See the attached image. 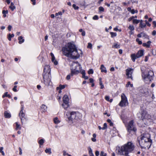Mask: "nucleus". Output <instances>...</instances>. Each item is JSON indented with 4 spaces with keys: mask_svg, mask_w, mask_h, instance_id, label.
I'll list each match as a JSON object with an SVG mask.
<instances>
[{
    "mask_svg": "<svg viewBox=\"0 0 156 156\" xmlns=\"http://www.w3.org/2000/svg\"><path fill=\"white\" fill-rule=\"evenodd\" d=\"M98 19V16L97 15L94 16L93 17V19L94 20H97Z\"/></svg>",
    "mask_w": 156,
    "mask_h": 156,
    "instance_id": "nucleus-49",
    "label": "nucleus"
},
{
    "mask_svg": "<svg viewBox=\"0 0 156 156\" xmlns=\"http://www.w3.org/2000/svg\"><path fill=\"white\" fill-rule=\"evenodd\" d=\"M65 87V86L64 85H60L59 86V87H57V90H59L60 89L62 90V89H64Z\"/></svg>",
    "mask_w": 156,
    "mask_h": 156,
    "instance_id": "nucleus-25",
    "label": "nucleus"
},
{
    "mask_svg": "<svg viewBox=\"0 0 156 156\" xmlns=\"http://www.w3.org/2000/svg\"><path fill=\"white\" fill-rule=\"evenodd\" d=\"M142 36L144 37H147V35L144 33H141Z\"/></svg>",
    "mask_w": 156,
    "mask_h": 156,
    "instance_id": "nucleus-53",
    "label": "nucleus"
},
{
    "mask_svg": "<svg viewBox=\"0 0 156 156\" xmlns=\"http://www.w3.org/2000/svg\"><path fill=\"white\" fill-rule=\"evenodd\" d=\"M101 72H105L106 73L107 72V70L106 69V68L104 67L103 65H102L101 66Z\"/></svg>",
    "mask_w": 156,
    "mask_h": 156,
    "instance_id": "nucleus-19",
    "label": "nucleus"
},
{
    "mask_svg": "<svg viewBox=\"0 0 156 156\" xmlns=\"http://www.w3.org/2000/svg\"><path fill=\"white\" fill-rule=\"evenodd\" d=\"M63 103H69V98L67 95H65L63 98Z\"/></svg>",
    "mask_w": 156,
    "mask_h": 156,
    "instance_id": "nucleus-14",
    "label": "nucleus"
},
{
    "mask_svg": "<svg viewBox=\"0 0 156 156\" xmlns=\"http://www.w3.org/2000/svg\"><path fill=\"white\" fill-rule=\"evenodd\" d=\"M54 121L55 124H58L60 122V121L58 119V118L57 117H56L54 119Z\"/></svg>",
    "mask_w": 156,
    "mask_h": 156,
    "instance_id": "nucleus-29",
    "label": "nucleus"
},
{
    "mask_svg": "<svg viewBox=\"0 0 156 156\" xmlns=\"http://www.w3.org/2000/svg\"><path fill=\"white\" fill-rule=\"evenodd\" d=\"M146 24L144 23H143L142 22H140V27L142 28L146 27Z\"/></svg>",
    "mask_w": 156,
    "mask_h": 156,
    "instance_id": "nucleus-26",
    "label": "nucleus"
},
{
    "mask_svg": "<svg viewBox=\"0 0 156 156\" xmlns=\"http://www.w3.org/2000/svg\"><path fill=\"white\" fill-rule=\"evenodd\" d=\"M17 86L15 85L14 86V87L12 89L13 90L14 92H16L17 91V90L16 89V88L17 87Z\"/></svg>",
    "mask_w": 156,
    "mask_h": 156,
    "instance_id": "nucleus-50",
    "label": "nucleus"
},
{
    "mask_svg": "<svg viewBox=\"0 0 156 156\" xmlns=\"http://www.w3.org/2000/svg\"><path fill=\"white\" fill-rule=\"evenodd\" d=\"M46 69H48V71H49V66H47L45 67L44 68V73H45L46 72H47V71L46 70Z\"/></svg>",
    "mask_w": 156,
    "mask_h": 156,
    "instance_id": "nucleus-44",
    "label": "nucleus"
},
{
    "mask_svg": "<svg viewBox=\"0 0 156 156\" xmlns=\"http://www.w3.org/2000/svg\"><path fill=\"white\" fill-rule=\"evenodd\" d=\"M154 75L153 72L151 70H150L148 71L147 73L145 74L143 73L142 76L144 81L146 83H148L151 81Z\"/></svg>",
    "mask_w": 156,
    "mask_h": 156,
    "instance_id": "nucleus-5",
    "label": "nucleus"
},
{
    "mask_svg": "<svg viewBox=\"0 0 156 156\" xmlns=\"http://www.w3.org/2000/svg\"><path fill=\"white\" fill-rule=\"evenodd\" d=\"M52 62H53V63H54V64L55 65H57V64H58V62H57V61L55 59V60H54V61H52Z\"/></svg>",
    "mask_w": 156,
    "mask_h": 156,
    "instance_id": "nucleus-54",
    "label": "nucleus"
},
{
    "mask_svg": "<svg viewBox=\"0 0 156 156\" xmlns=\"http://www.w3.org/2000/svg\"><path fill=\"white\" fill-rule=\"evenodd\" d=\"M3 147H1L0 148V152L2 153V154L3 155H5L4 153V151H3Z\"/></svg>",
    "mask_w": 156,
    "mask_h": 156,
    "instance_id": "nucleus-38",
    "label": "nucleus"
},
{
    "mask_svg": "<svg viewBox=\"0 0 156 156\" xmlns=\"http://www.w3.org/2000/svg\"><path fill=\"white\" fill-rule=\"evenodd\" d=\"M18 40H19V43L20 44L24 42V40L23 38V37L22 36H20L18 37Z\"/></svg>",
    "mask_w": 156,
    "mask_h": 156,
    "instance_id": "nucleus-20",
    "label": "nucleus"
},
{
    "mask_svg": "<svg viewBox=\"0 0 156 156\" xmlns=\"http://www.w3.org/2000/svg\"><path fill=\"white\" fill-rule=\"evenodd\" d=\"M4 115L5 117L6 118H10L11 117L10 114L7 111L5 112Z\"/></svg>",
    "mask_w": 156,
    "mask_h": 156,
    "instance_id": "nucleus-21",
    "label": "nucleus"
},
{
    "mask_svg": "<svg viewBox=\"0 0 156 156\" xmlns=\"http://www.w3.org/2000/svg\"><path fill=\"white\" fill-rule=\"evenodd\" d=\"M128 11L130 12L132 14H134L135 13L138 12V11L137 10H134V9H131L130 7H128L127 9Z\"/></svg>",
    "mask_w": 156,
    "mask_h": 156,
    "instance_id": "nucleus-15",
    "label": "nucleus"
},
{
    "mask_svg": "<svg viewBox=\"0 0 156 156\" xmlns=\"http://www.w3.org/2000/svg\"><path fill=\"white\" fill-rule=\"evenodd\" d=\"M110 34L111 36L112 37H115L117 35V34L115 33H114L112 32H110Z\"/></svg>",
    "mask_w": 156,
    "mask_h": 156,
    "instance_id": "nucleus-33",
    "label": "nucleus"
},
{
    "mask_svg": "<svg viewBox=\"0 0 156 156\" xmlns=\"http://www.w3.org/2000/svg\"><path fill=\"white\" fill-rule=\"evenodd\" d=\"M133 17H131L129 19L128 21H130L132 20H133Z\"/></svg>",
    "mask_w": 156,
    "mask_h": 156,
    "instance_id": "nucleus-62",
    "label": "nucleus"
},
{
    "mask_svg": "<svg viewBox=\"0 0 156 156\" xmlns=\"http://www.w3.org/2000/svg\"><path fill=\"white\" fill-rule=\"evenodd\" d=\"M88 73L89 74H93V71L92 69H91L89 70L88 71Z\"/></svg>",
    "mask_w": 156,
    "mask_h": 156,
    "instance_id": "nucleus-46",
    "label": "nucleus"
},
{
    "mask_svg": "<svg viewBox=\"0 0 156 156\" xmlns=\"http://www.w3.org/2000/svg\"><path fill=\"white\" fill-rule=\"evenodd\" d=\"M151 115L143 111L141 114V116L140 119L144 120L145 119H150Z\"/></svg>",
    "mask_w": 156,
    "mask_h": 156,
    "instance_id": "nucleus-12",
    "label": "nucleus"
},
{
    "mask_svg": "<svg viewBox=\"0 0 156 156\" xmlns=\"http://www.w3.org/2000/svg\"><path fill=\"white\" fill-rule=\"evenodd\" d=\"M81 73L83 75V76H85V73L84 70H82L81 71Z\"/></svg>",
    "mask_w": 156,
    "mask_h": 156,
    "instance_id": "nucleus-56",
    "label": "nucleus"
},
{
    "mask_svg": "<svg viewBox=\"0 0 156 156\" xmlns=\"http://www.w3.org/2000/svg\"><path fill=\"white\" fill-rule=\"evenodd\" d=\"M73 7L75 10H77L79 9V7L78 6H76V5L75 4L73 5Z\"/></svg>",
    "mask_w": 156,
    "mask_h": 156,
    "instance_id": "nucleus-43",
    "label": "nucleus"
},
{
    "mask_svg": "<svg viewBox=\"0 0 156 156\" xmlns=\"http://www.w3.org/2000/svg\"><path fill=\"white\" fill-rule=\"evenodd\" d=\"M137 36L138 37H141L142 36L141 33L140 34H138L137 35Z\"/></svg>",
    "mask_w": 156,
    "mask_h": 156,
    "instance_id": "nucleus-63",
    "label": "nucleus"
},
{
    "mask_svg": "<svg viewBox=\"0 0 156 156\" xmlns=\"http://www.w3.org/2000/svg\"><path fill=\"white\" fill-rule=\"evenodd\" d=\"M31 1L33 2V5H35L36 4V0H31Z\"/></svg>",
    "mask_w": 156,
    "mask_h": 156,
    "instance_id": "nucleus-60",
    "label": "nucleus"
},
{
    "mask_svg": "<svg viewBox=\"0 0 156 156\" xmlns=\"http://www.w3.org/2000/svg\"><path fill=\"white\" fill-rule=\"evenodd\" d=\"M72 76L71 75V74L70 75H68L67 76V77H66V79L67 80H69L70 79V76Z\"/></svg>",
    "mask_w": 156,
    "mask_h": 156,
    "instance_id": "nucleus-55",
    "label": "nucleus"
},
{
    "mask_svg": "<svg viewBox=\"0 0 156 156\" xmlns=\"http://www.w3.org/2000/svg\"><path fill=\"white\" fill-rule=\"evenodd\" d=\"M14 36V34H9V35H8V40L9 41H10L11 40V38L13 37Z\"/></svg>",
    "mask_w": 156,
    "mask_h": 156,
    "instance_id": "nucleus-27",
    "label": "nucleus"
},
{
    "mask_svg": "<svg viewBox=\"0 0 156 156\" xmlns=\"http://www.w3.org/2000/svg\"><path fill=\"white\" fill-rule=\"evenodd\" d=\"M151 42V41H148L147 43H143V46L146 47L147 48H149Z\"/></svg>",
    "mask_w": 156,
    "mask_h": 156,
    "instance_id": "nucleus-17",
    "label": "nucleus"
},
{
    "mask_svg": "<svg viewBox=\"0 0 156 156\" xmlns=\"http://www.w3.org/2000/svg\"><path fill=\"white\" fill-rule=\"evenodd\" d=\"M150 136L148 133H144L141 136L140 140H139V143L141 147L148 148L151 145L152 140L150 139Z\"/></svg>",
    "mask_w": 156,
    "mask_h": 156,
    "instance_id": "nucleus-3",
    "label": "nucleus"
},
{
    "mask_svg": "<svg viewBox=\"0 0 156 156\" xmlns=\"http://www.w3.org/2000/svg\"><path fill=\"white\" fill-rule=\"evenodd\" d=\"M45 151L46 153H48V154H50L51 153V148L46 149L45 150Z\"/></svg>",
    "mask_w": 156,
    "mask_h": 156,
    "instance_id": "nucleus-31",
    "label": "nucleus"
},
{
    "mask_svg": "<svg viewBox=\"0 0 156 156\" xmlns=\"http://www.w3.org/2000/svg\"><path fill=\"white\" fill-rule=\"evenodd\" d=\"M144 50H139L136 54H132L131 55V59L133 62L135 61V59L137 58L141 57L143 56L144 54Z\"/></svg>",
    "mask_w": 156,
    "mask_h": 156,
    "instance_id": "nucleus-6",
    "label": "nucleus"
},
{
    "mask_svg": "<svg viewBox=\"0 0 156 156\" xmlns=\"http://www.w3.org/2000/svg\"><path fill=\"white\" fill-rule=\"evenodd\" d=\"M8 11L7 10H3L2 11V13L3 14H7L8 13Z\"/></svg>",
    "mask_w": 156,
    "mask_h": 156,
    "instance_id": "nucleus-51",
    "label": "nucleus"
},
{
    "mask_svg": "<svg viewBox=\"0 0 156 156\" xmlns=\"http://www.w3.org/2000/svg\"><path fill=\"white\" fill-rule=\"evenodd\" d=\"M134 122L133 120H131L128 123L127 126V129L129 133L131 131L135 132L136 130V129L133 124Z\"/></svg>",
    "mask_w": 156,
    "mask_h": 156,
    "instance_id": "nucleus-8",
    "label": "nucleus"
},
{
    "mask_svg": "<svg viewBox=\"0 0 156 156\" xmlns=\"http://www.w3.org/2000/svg\"><path fill=\"white\" fill-rule=\"evenodd\" d=\"M42 111L44 112H46L47 110V107L44 105H42L41 107Z\"/></svg>",
    "mask_w": 156,
    "mask_h": 156,
    "instance_id": "nucleus-18",
    "label": "nucleus"
},
{
    "mask_svg": "<svg viewBox=\"0 0 156 156\" xmlns=\"http://www.w3.org/2000/svg\"><path fill=\"white\" fill-rule=\"evenodd\" d=\"M62 51L64 55L73 59L78 58L82 54V51L77 50L75 45L71 42L68 43L62 47Z\"/></svg>",
    "mask_w": 156,
    "mask_h": 156,
    "instance_id": "nucleus-1",
    "label": "nucleus"
},
{
    "mask_svg": "<svg viewBox=\"0 0 156 156\" xmlns=\"http://www.w3.org/2000/svg\"><path fill=\"white\" fill-rule=\"evenodd\" d=\"M89 154L90 156H94L92 152V150L90 148L89 151Z\"/></svg>",
    "mask_w": 156,
    "mask_h": 156,
    "instance_id": "nucleus-28",
    "label": "nucleus"
},
{
    "mask_svg": "<svg viewBox=\"0 0 156 156\" xmlns=\"http://www.w3.org/2000/svg\"><path fill=\"white\" fill-rule=\"evenodd\" d=\"M133 69L131 68H128L126 70V75L128 78H130L133 80L132 74L133 72Z\"/></svg>",
    "mask_w": 156,
    "mask_h": 156,
    "instance_id": "nucleus-10",
    "label": "nucleus"
},
{
    "mask_svg": "<svg viewBox=\"0 0 156 156\" xmlns=\"http://www.w3.org/2000/svg\"><path fill=\"white\" fill-rule=\"evenodd\" d=\"M5 97H8L9 98H10L11 97V95L10 94H8L7 92H5L2 96L3 98H4Z\"/></svg>",
    "mask_w": 156,
    "mask_h": 156,
    "instance_id": "nucleus-24",
    "label": "nucleus"
},
{
    "mask_svg": "<svg viewBox=\"0 0 156 156\" xmlns=\"http://www.w3.org/2000/svg\"><path fill=\"white\" fill-rule=\"evenodd\" d=\"M70 115V116L68 118L69 120H71L72 121H74V120H77L78 119L76 118L77 115L80 116L81 114L78 112H67V115Z\"/></svg>",
    "mask_w": 156,
    "mask_h": 156,
    "instance_id": "nucleus-7",
    "label": "nucleus"
},
{
    "mask_svg": "<svg viewBox=\"0 0 156 156\" xmlns=\"http://www.w3.org/2000/svg\"><path fill=\"white\" fill-rule=\"evenodd\" d=\"M142 93L145 94L146 95L149 94L148 89L147 88H144L141 90Z\"/></svg>",
    "mask_w": 156,
    "mask_h": 156,
    "instance_id": "nucleus-13",
    "label": "nucleus"
},
{
    "mask_svg": "<svg viewBox=\"0 0 156 156\" xmlns=\"http://www.w3.org/2000/svg\"><path fill=\"white\" fill-rule=\"evenodd\" d=\"M153 25H154V27H156V22L155 21H153Z\"/></svg>",
    "mask_w": 156,
    "mask_h": 156,
    "instance_id": "nucleus-61",
    "label": "nucleus"
},
{
    "mask_svg": "<svg viewBox=\"0 0 156 156\" xmlns=\"http://www.w3.org/2000/svg\"><path fill=\"white\" fill-rule=\"evenodd\" d=\"M121 100L119 104V105L121 107L126 106L128 104V102L125 94L123 93L121 95Z\"/></svg>",
    "mask_w": 156,
    "mask_h": 156,
    "instance_id": "nucleus-9",
    "label": "nucleus"
},
{
    "mask_svg": "<svg viewBox=\"0 0 156 156\" xmlns=\"http://www.w3.org/2000/svg\"><path fill=\"white\" fill-rule=\"evenodd\" d=\"M16 130H17L18 129H21V127H20V125H19L17 122H16Z\"/></svg>",
    "mask_w": 156,
    "mask_h": 156,
    "instance_id": "nucleus-35",
    "label": "nucleus"
},
{
    "mask_svg": "<svg viewBox=\"0 0 156 156\" xmlns=\"http://www.w3.org/2000/svg\"><path fill=\"white\" fill-rule=\"evenodd\" d=\"M136 41L139 44H142V41L140 40L139 38H136Z\"/></svg>",
    "mask_w": 156,
    "mask_h": 156,
    "instance_id": "nucleus-39",
    "label": "nucleus"
},
{
    "mask_svg": "<svg viewBox=\"0 0 156 156\" xmlns=\"http://www.w3.org/2000/svg\"><path fill=\"white\" fill-rule=\"evenodd\" d=\"M100 85L101 86V88L103 89L104 87V85L103 84L102 82H99Z\"/></svg>",
    "mask_w": 156,
    "mask_h": 156,
    "instance_id": "nucleus-47",
    "label": "nucleus"
},
{
    "mask_svg": "<svg viewBox=\"0 0 156 156\" xmlns=\"http://www.w3.org/2000/svg\"><path fill=\"white\" fill-rule=\"evenodd\" d=\"M50 55L51 56V60L52 61H53L55 60V58L54 56V55L52 53H50Z\"/></svg>",
    "mask_w": 156,
    "mask_h": 156,
    "instance_id": "nucleus-34",
    "label": "nucleus"
},
{
    "mask_svg": "<svg viewBox=\"0 0 156 156\" xmlns=\"http://www.w3.org/2000/svg\"><path fill=\"white\" fill-rule=\"evenodd\" d=\"M43 78L44 83L46 85H48L51 82L50 78L45 75V73L43 74Z\"/></svg>",
    "mask_w": 156,
    "mask_h": 156,
    "instance_id": "nucleus-11",
    "label": "nucleus"
},
{
    "mask_svg": "<svg viewBox=\"0 0 156 156\" xmlns=\"http://www.w3.org/2000/svg\"><path fill=\"white\" fill-rule=\"evenodd\" d=\"M98 9L100 12H103L104 11V8L102 6L99 7L98 8Z\"/></svg>",
    "mask_w": 156,
    "mask_h": 156,
    "instance_id": "nucleus-32",
    "label": "nucleus"
},
{
    "mask_svg": "<svg viewBox=\"0 0 156 156\" xmlns=\"http://www.w3.org/2000/svg\"><path fill=\"white\" fill-rule=\"evenodd\" d=\"M135 146L131 142H128L121 147H119L116 149V153L120 155L129 156L128 154L132 152L134 149Z\"/></svg>",
    "mask_w": 156,
    "mask_h": 156,
    "instance_id": "nucleus-2",
    "label": "nucleus"
},
{
    "mask_svg": "<svg viewBox=\"0 0 156 156\" xmlns=\"http://www.w3.org/2000/svg\"><path fill=\"white\" fill-rule=\"evenodd\" d=\"M92 45L91 43H88V45L87 46V48L91 49L92 48Z\"/></svg>",
    "mask_w": 156,
    "mask_h": 156,
    "instance_id": "nucleus-41",
    "label": "nucleus"
},
{
    "mask_svg": "<svg viewBox=\"0 0 156 156\" xmlns=\"http://www.w3.org/2000/svg\"><path fill=\"white\" fill-rule=\"evenodd\" d=\"M139 20L136 19H133V24H138L140 22Z\"/></svg>",
    "mask_w": 156,
    "mask_h": 156,
    "instance_id": "nucleus-30",
    "label": "nucleus"
},
{
    "mask_svg": "<svg viewBox=\"0 0 156 156\" xmlns=\"http://www.w3.org/2000/svg\"><path fill=\"white\" fill-rule=\"evenodd\" d=\"M120 47V45L117 43H114L112 46V48H119Z\"/></svg>",
    "mask_w": 156,
    "mask_h": 156,
    "instance_id": "nucleus-23",
    "label": "nucleus"
},
{
    "mask_svg": "<svg viewBox=\"0 0 156 156\" xmlns=\"http://www.w3.org/2000/svg\"><path fill=\"white\" fill-rule=\"evenodd\" d=\"M100 156H107V154L103 151H101L100 154Z\"/></svg>",
    "mask_w": 156,
    "mask_h": 156,
    "instance_id": "nucleus-37",
    "label": "nucleus"
},
{
    "mask_svg": "<svg viewBox=\"0 0 156 156\" xmlns=\"http://www.w3.org/2000/svg\"><path fill=\"white\" fill-rule=\"evenodd\" d=\"M19 116L21 119L22 122V118H24L25 115L24 113H23V111H20L19 113Z\"/></svg>",
    "mask_w": 156,
    "mask_h": 156,
    "instance_id": "nucleus-16",
    "label": "nucleus"
},
{
    "mask_svg": "<svg viewBox=\"0 0 156 156\" xmlns=\"http://www.w3.org/2000/svg\"><path fill=\"white\" fill-rule=\"evenodd\" d=\"M107 122L110 123V125L111 126H113V123L110 119H107Z\"/></svg>",
    "mask_w": 156,
    "mask_h": 156,
    "instance_id": "nucleus-40",
    "label": "nucleus"
},
{
    "mask_svg": "<svg viewBox=\"0 0 156 156\" xmlns=\"http://www.w3.org/2000/svg\"><path fill=\"white\" fill-rule=\"evenodd\" d=\"M95 154L96 156H98L99 154V151H96L95 152Z\"/></svg>",
    "mask_w": 156,
    "mask_h": 156,
    "instance_id": "nucleus-57",
    "label": "nucleus"
},
{
    "mask_svg": "<svg viewBox=\"0 0 156 156\" xmlns=\"http://www.w3.org/2000/svg\"><path fill=\"white\" fill-rule=\"evenodd\" d=\"M145 22L146 23V25H147V26H148V27H150V26L151 24H150L147 20H145Z\"/></svg>",
    "mask_w": 156,
    "mask_h": 156,
    "instance_id": "nucleus-52",
    "label": "nucleus"
},
{
    "mask_svg": "<svg viewBox=\"0 0 156 156\" xmlns=\"http://www.w3.org/2000/svg\"><path fill=\"white\" fill-rule=\"evenodd\" d=\"M105 99L107 101H109V97H108V96H106L105 97Z\"/></svg>",
    "mask_w": 156,
    "mask_h": 156,
    "instance_id": "nucleus-58",
    "label": "nucleus"
},
{
    "mask_svg": "<svg viewBox=\"0 0 156 156\" xmlns=\"http://www.w3.org/2000/svg\"><path fill=\"white\" fill-rule=\"evenodd\" d=\"M62 106L65 109H66L69 106V103H63L62 105Z\"/></svg>",
    "mask_w": 156,
    "mask_h": 156,
    "instance_id": "nucleus-22",
    "label": "nucleus"
},
{
    "mask_svg": "<svg viewBox=\"0 0 156 156\" xmlns=\"http://www.w3.org/2000/svg\"><path fill=\"white\" fill-rule=\"evenodd\" d=\"M44 140L43 139H41L39 141V143L40 145H42L44 143Z\"/></svg>",
    "mask_w": 156,
    "mask_h": 156,
    "instance_id": "nucleus-42",
    "label": "nucleus"
},
{
    "mask_svg": "<svg viewBox=\"0 0 156 156\" xmlns=\"http://www.w3.org/2000/svg\"><path fill=\"white\" fill-rule=\"evenodd\" d=\"M9 8L12 10L13 11L15 9L16 7L14 6H9Z\"/></svg>",
    "mask_w": 156,
    "mask_h": 156,
    "instance_id": "nucleus-48",
    "label": "nucleus"
},
{
    "mask_svg": "<svg viewBox=\"0 0 156 156\" xmlns=\"http://www.w3.org/2000/svg\"><path fill=\"white\" fill-rule=\"evenodd\" d=\"M81 65L78 62H73L72 64L71 67V76L78 74L81 72Z\"/></svg>",
    "mask_w": 156,
    "mask_h": 156,
    "instance_id": "nucleus-4",
    "label": "nucleus"
},
{
    "mask_svg": "<svg viewBox=\"0 0 156 156\" xmlns=\"http://www.w3.org/2000/svg\"><path fill=\"white\" fill-rule=\"evenodd\" d=\"M152 34L153 35H155L156 34V31L155 30L153 31Z\"/></svg>",
    "mask_w": 156,
    "mask_h": 156,
    "instance_id": "nucleus-64",
    "label": "nucleus"
},
{
    "mask_svg": "<svg viewBox=\"0 0 156 156\" xmlns=\"http://www.w3.org/2000/svg\"><path fill=\"white\" fill-rule=\"evenodd\" d=\"M107 128V125L106 123H104V126L102 128V129L104 130Z\"/></svg>",
    "mask_w": 156,
    "mask_h": 156,
    "instance_id": "nucleus-45",
    "label": "nucleus"
},
{
    "mask_svg": "<svg viewBox=\"0 0 156 156\" xmlns=\"http://www.w3.org/2000/svg\"><path fill=\"white\" fill-rule=\"evenodd\" d=\"M128 28L131 31H133L134 29V26L132 25H130Z\"/></svg>",
    "mask_w": 156,
    "mask_h": 156,
    "instance_id": "nucleus-36",
    "label": "nucleus"
},
{
    "mask_svg": "<svg viewBox=\"0 0 156 156\" xmlns=\"http://www.w3.org/2000/svg\"><path fill=\"white\" fill-rule=\"evenodd\" d=\"M12 28V27L11 25H9L8 27V29L9 31H10L11 30V29Z\"/></svg>",
    "mask_w": 156,
    "mask_h": 156,
    "instance_id": "nucleus-59",
    "label": "nucleus"
}]
</instances>
